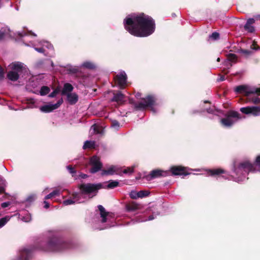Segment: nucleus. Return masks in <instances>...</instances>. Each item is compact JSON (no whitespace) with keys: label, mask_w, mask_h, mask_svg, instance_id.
<instances>
[{"label":"nucleus","mask_w":260,"mask_h":260,"mask_svg":"<svg viewBox=\"0 0 260 260\" xmlns=\"http://www.w3.org/2000/svg\"><path fill=\"white\" fill-rule=\"evenodd\" d=\"M30 254V250L28 249H24L22 253V255L24 256V255H26L28 256Z\"/></svg>","instance_id":"a18cd8bd"},{"label":"nucleus","mask_w":260,"mask_h":260,"mask_svg":"<svg viewBox=\"0 0 260 260\" xmlns=\"http://www.w3.org/2000/svg\"><path fill=\"white\" fill-rule=\"evenodd\" d=\"M50 57H52L53 56V55H49Z\"/></svg>","instance_id":"69168bd1"},{"label":"nucleus","mask_w":260,"mask_h":260,"mask_svg":"<svg viewBox=\"0 0 260 260\" xmlns=\"http://www.w3.org/2000/svg\"><path fill=\"white\" fill-rule=\"evenodd\" d=\"M255 22V20L253 18H249L244 27L245 30L250 32H253L254 31V27L252 25Z\"/></svg>","instance_id":"6ab92c4d"},{"label":"nucleus","mask_w":260,"mask_h":260,"mask_svg":"<svg viewBox=\"0 0 260 260\" xmlns=\"http://www.w3.org/2000/svg\"><path fill=\"white\" fill-rule=\"evenodd\" d=\"M210 103V102H209L208 101H205L204 102V104H206V103Z\"/></svg>","instance_id":"052dcab7"},{"label":"nucleus","mask_w":260,"mask_h":260,"mask_svg":"<svg viewBox=\"0 0 260 260\" xmlns=\"http://www.w3.org/2000/svg\"><path fill=\"white\" fill-rule=\"evenodd\" d=\"M85 202V200L81 198V194L76 192L74 194L72 199H68L63 201V204L65 206L75 203H81Z\"/></svg>","instance_id":"dca6fc26"},{"label":"nucleus","mask_w":260,"mask_h":260,"mask_svg":"<svg viewBox=\"0 0 260 260\" xmlns=\"http://www.w3.org/2000/svg\"><path fill=\"white\" fill-rule=\"evenodd\" d=\"M217 61H220V58H218L217 59Z\"/></svg>","instance_id":"e2e57ef3"},{"label":"nucleus","mask_w":260,"mask_h":260,"mask_svg":"<svg viewBox=\"0 0 260 260\" xmlns=\"http://www.w3.org/2000/svg\"><path fill=\"white\" fill-rule=\"evenodd\" d=\"M125 95L120 91H118L116 93H114L113 98L111 101L112 102H115L119 105L123 104L125 102Z\"/></svg>","instance_id":"a211bd4d"},{"label":"nucleus","mask_w":260,"mask_h":260,"mask_svg":"<svg viewBox=\"0 0 260 260\" xmlns=\"http://www.w3.org/2000/svg\"><path fill=\"white\" fill-rule=\"evenodd\" d=\"M11 36V35L10 34V30L8 27L5 26L1 28L0 30V41L3 39L4 38Z\"/></svg>","instance_id":"412c9836"},{"label":"nucleus","mask_w":260,"mask_h":260,"mask_svg":"<svg viewBox=\"0 0 260 260\" xmlns=\"http://www.w3.org/2000/svg\"><path fill=\"white\" fill-rule=\"evenodd\" d=\"M44 64V60H40L38 61L36 63V66L38 68H40L43 66Z\"/></svg>","instance_id":"49530a36"},{"label":"nucleus","mask_w":260,"mask_h":260,"mask_svg":"<svg viewBox=\"0 0 260 260\" xmlns=\"http://www.w3.org/2000/svg\"><path fill=\"white\" fill-rule=\"evenodd\" d=\"M149 194V192L147 191L144 190H141L140 191H138V196L139 198H143L147 196Z\"/></svg>","instance_id":"e433bc0d"},{"label":"nucleus","mask_w":260,"mask_h":260,"mask_svg":"<svg viewBox=\"0 0 260 260\" xmlns=\"http://www.w3.org/2000/svg\"><path fill=\"white\" fill-rule=\"evenodd\" d=\"M20 260H23V257H21L20 258Z\"/></svg>","instance_id":"0e129e2a"},{"label":"nucleus","mask_w":260,"mask_h":260,"mask_svg":"<svg viewBox=\"0 0 260 260\" xmlns=\"http://www.w3.org/2000/svg\"><path fill=\"white\" fill-rule=\"evenodd\" d=\"M170 175L169 171H164L156 169L151 171L149 174L145 175L144 178L147 181H150L154 178L160 177H167Z\"/></svg>","instance_id":"1a4fd4ad"},{"label":"nucleus","mask_w":260,"mask_h":260,"mask_svg":"<svg viewBox=\"0 0 260 260\" xmlns=\"http://www.w3.org/2000/svg\"><path fill=\"white\" fill-rule=\"evenodd\" d=\"M70 68L68 69V70L73 73H77L78 72V69L76 67H72L71 66H70Z\"/></svg>","instance_id":"c03bdc74"},{"label":"nucleus","mask_w":260,"mask_h":260,"mask_svg":"<svg viewBox=\"0 0 260 260\" xmlns=\"http://www.w3.org/2000/svg\"><path fill=\"white\" fill-rule=\"evenodd\" d=\"M207 174L210 176H219L222 174H226V172L222 169H215L206 170Z\"/></svg>","instance_id":"aec40b11"},{"label":"nucleus","mask_w":260,"mask_h":260,"mask_svg":"<svg viewBox=\"0 0 260 260\" xmlns=\"http://www.w3.org/2000/svg\"><path fill=\"white\" fill-rule=\"evenodd\" d=\"M120 168L117 166H111L106 170H101V175L108 176L114 174L120 175Z\"/></svg>","instance_id":"2eb2a0df"},{"label":"nucleus","mask_w":260,"mask_h":260,"mask_svg":"<svg viewBox=\"0 0 260 260\" xmlns=\"http://www.w3.org/2000/svg\"><path fill=\"white\" fill-rule=\"evenodd\" d=\"M225 80V78L223 76H221L219 78L217 79L218 81H223Z\"/></svg>","instance_id":"4d7b16f0"},{"label":"nucleus","mask_w":260,"mask_h":260,"mask_svg":"<svg viewBox=\"0 0 260 260\" xmlns=\"http://www.w3.org/2000/svg\"><path fill=\"white\" fill-rule=\"evenodd\" d=\"M53 195L55 197V196H59V194H60V191L58 189H56V190H53L52 192Z\"/></svg>","instance_id":"de8ad7c7"},{"label":"nucleus","mask_w":260,"mask_h":260,"mask_svg":"<svg viewBox=\"0 0 260 260\" xmlns=\"http://www.w3.org/2000/svg\"><path fill=\"white\" fill-rule=\"evenodd\" d=\"M10 204V203L9 202H4L2 204V207L4 208L7 207Z\"/></svg>","instance_id":"3c124183"},{"label":"nucleus","mask_w":260,"mask_h":260,"mask_svg":"<svg viewBox=\"0 0 260 260\" xmlns=\"http://www.w3.org/2000/svg\"><path fill=\"white\" fill-rule=\"evenodd\" d=\"M235 91L237 93H242L248 96V102L253 104L260 103V98L257 97H250L251 94L260 95V89L255 87H251L245 85H240L236 87Z\"/></svg>","instance_id":"39448f33"},{"label":"nucleus","mask_w":260,"mask_h":260,"mask_svg":"<svg viewBox=\"0 0 260 260\" xmlns=\"http://www.w3.org/2000/svg\"><path fill=\"white\" fill-rule=\"evenodd\" d=\"M90 163L92 166V167L90 169V172L91 173L94 174L101 170L103 164L100 161V158L96 156L92 157L90 159Z\"/></svg>","instance_id":"9b49d317"},{"label":"nucleus","mask_w":260,"mask_h":260,"mask_svg":"<svg viewBox=\"0 0 260 260\" xmlns=\"http://www.w3.org/2000/svg\"><path fill=\"white\" fill-rule=\"evenodd\" d=\"M10 67L12 71L8 73L7 77L12 81H17L22 74L27 72L26 66L20 62H12Z\"/></svg>","instance_id":"423d86ee"},{"label":"nucleus","mask_w":260,"mask_h":260,"mask_svg":"<svg viewBox=\"0 0 260 260\" xmlns=\"http://www.w3.org/2000/svg\"><path fill=\"white\" fill-rule=\"evenodd\" d=\"M116 82L121 89L125 87L127 83V75L123 71H120L115 77Z\"/></svg>","instance_id":"f8f14e48"},{"label":"nucleus","mask_w":260,"mask_h":260,"mask_svg":"<svg viewBox=\"0 0 260 260\" xmlns=\"http://www.w3.org/2000/svg\"><path fill=\"white\" fill-rule=\"evenodd\" d=\"M39 43L40 46L43 47L45 49L46 48L50 51H53V47L49 42L45 41H39Z\"/></svg>","instance_id":"a878e982"},{"label":"nucleus","mask_w":260,"mask_h":260,"mask_svg":"<svg viewBox=\"0 0 260 260\" xmlns=\"http://www.w3.org/2000/svg\"><path fill=\"white\" fill-rule=\"evenodd\" d=\"M134 166L132 167H128L126 169H124L122 171V173L123 174H131L134 172Z\"/></svg>","instance_id":"f704fd0d"},{"label":"nucleus","mask_w":260,"mask_h":260,"mask_svg":"<svg viewBox=\"0 0 260 260\" xmlns=\"http://www.w3.org/2000/svg\"><path fill=\"white\" fill-rule=\"evenodd\" d=\"M241 52H242L245 54H246V55H249L251 53V52L250 51L247 50H241Z\"/></svg>","instance_id":"8fccbe9b"},{"label":"nucleus","mask_w":260,"mask_h":260,"mask_svg":"<svg viewBox=\"0 0 260 260\" xmlns=\"http://www.w3.org/2000/svg\"><path fill=\"white\" fill-rule=\"evenodd\" d=\"M234 118L236 119H240V114L237 112L231 111L225 115V118L221 119L220 122L223 126L230 127L236 121V120L234 119Z\"/></svg>","instance_id":"6e6552de"},{"label":"nucleus","mask_w":260,"mask_h":260,"mask_svg":"<svg viewBox=\"0 0 260 260\" xmlns=\"http://www.w3.org/2000/svg\"><path fill=\"white\" fill-rule=\"evenodd\" d=\"M153 219H154V217L153 216V215H151V216H149V217H148V218L147 219H145L144 220L140 221V222L146 221H147V220H152Z\"/></svg>","instance_id":"5fc2aeb1"},{"label":"nucleus","mask_w":260,"mask_h":260,"mask_svg":"<svg viewBox=\"0 0 260 260\" xmlns=\"http://www.w3.org/2000/svg\"><path fill=\"white\" fill-rule=\"evenodd\" d=\"M186 168L182 166H172L169 169V173L170 172L172 175L174 176H181V175H187L190 174L186 171Z\"/></svg>","instance_id":"4468645a"},{"label":"nucleus","mask_w":260,"mask_h":260,"mask_svg":"<svg viewBox=\"0 0 260 260\" xmlns=\"http://www.w3.org/2000/svg\"><path fill=\"white\" fill-rule=\"evenodd\" d=\"M102 187L101 183H82L78 186L80 190L78 193L81 194V198L84 199L85 202L87 199L96 196L98 190Z\"/></svg>","instance_id":"20e7f679"},{"label":"nucleus","mask_w":260,"mask_h":260,"mask_svg":"<svg viewBox=\"0 0 260 260\" xmlns=\"http://www.w3.org/2000/svg\"><path fill=\"white\" fill-rule=\"evenodd\" d=\"M80 67L90 70H93L96 68V65L90 61H85L83 62Z\"/></svg>","instance_id":"b1692460"},{"label":"nucleus","mask_w":260,"mask_h":260,"mask_svg":"<svg viewBox=\"0 0 260 260\" xmlns=\"http://www.w3.org/2000/svg\"><path fill=\"white\" fill-rule=\"evenodd\" d=\"M50 64H51V66L52 68H54V63L52 61V60H50Z\"/></svg>","instance_id":"bf43d9fd"},{"label":"nucleus","mask_w":260,"mask_h":260,"mask_svg":"<svg viewBox=\"0 0 260 260\" xmlns=\"http://www.w3.org/2000/svg\"><path fill=\"white\" fill-rule=\"evenodd\" d=\"M240 110L242 113L245 114H251V106H247L245 107L241 108Z\"/></svg>","instance_id":"2f4dec72"},{"label":"nucleus","mask_w":260,"mask_h":260,"mask_svg":"<svg viewBox=\"0 0 260 260\" xmlns=\"http://www.w3.org/2000/svg\"><path fill=\"white\" fill-rule=\"evenodd\" d=\"M67 169L69 172L70 174H72V176L75 178V177L76 176V171L75 170L74 168H73L71 166H68L67 167Z\"/></svg>","instance_id":"72a5a7b5"},{"label":"nucleus","mask_w":260,"mask_h":260,"mask_svg":"<svg viewBox=\"0 0 260 260\" xmlns=\"http://www.w3.org/2000/svg\"><path fill=\"white\" fill-rule=\"evenodd\" d=\"M67 100L70 104H75L78 100V96L75 93H70L67 94Z\"/></svg>","instance_id":"4be33fe9"},{"label":"nucleus","mask_w":260,"mask_h":260,"mask_svg":"<svg viewBox=\"0 0 260 260\" xmlns=\"http://www.w3.org/2000/svg\"><path fill=\"white\" fill-rule=\"evenodd\" d=\"M98 208L100 211L101 216L102 218V222H106L107 221L106 217L107 216V212H106L105 208L102 205H99Z\"/></svg>","instance_id":"393cba45"},{"label":"nucleus","mask_w":260,"mask_h":260,"mask_svg":"<svg viewBox=\"0 0 260 260\" xmlns=\"http://www.w3.org/2000/svg\"><path fill=\"white\" fill-rule=\"evenodd\" d=\"M36 198V196L35 195H31L30 196H29L27 199V201H34L35 200Z\"/></svg>","instance_id":"09e8293b"},{"label":"nucleus","mask_w":260,"mask_h":260,"mask_svg":"<svg viewBox=\"0 0 260 260\" xmlns=\"http://www.w3.org/2000/svg\"><path fill=\"white\" fill-rule=\"evenodd\" d=\"M4 190V188L2 186H0V193L3 192Z\"/></svg>","instance_id":"13d9d810"},{"label":"nucleus","mask_w":260,"mask_h":260,"mask_svg":"<svg viewBox=\"0 0 260 260\" xmlns=\"http://www.w3.org/2000/svg\"><path fill=\"white\" fill-rule=\"evenodd\" d=\"M223 178H225V179H228V177H226L225 175L222 176Z\"/></svg>","instance_id":"680f3d73"},{"label":"nucleus","mask_w":260,"mask_h":260,"mask_svg":"<svg viewBox=\"0 0 260 260\" xmlns=\"http://www.w3.org/2000/svg\"><path fill=\"white\" fill-rule=\"evenodd\" d=\"M47 246L48 249L45 250L53 252H61L63 250V249L65 248L66 244L56 241H51L48 243Z\"/></svg>","instance_id":"9d476101"},{"label":"nucleus","mask_w":260,"mask_h":260,"mask_svg":"<svg viewBox=\"0 0 260 260\" xmlns=\"http://www.w3.org/2000/svg\"><path fill=\"white\" fill-rule=\"evenodd\" d=\"M251 114L254 116L260 115V107L259 106H251Z\"/></svg>","instance_id":"cd10ccee"},{"label":"nucleus","mask_w":260,"mask_h":260,"mask_svg":"<svg viewBox=\"0 0 260 260\" xmlns=\"http://www.w3.org/2000/svg\"><path fill=\"white\" fill-rule=\"evenodd\" d=\"M97 126L95 124L93 125L91 127V130H93L94 132L99 133V132L97 131Z\"/></svg>","instance_id":"864d4df0"},{"label":"nucleus","mask_w":260,"mask_h":260,"mask_svg":"<svg viewBox=\"0 0 260 260\" xmlns=\"http://www.w3.org/2000/svg\"><path fill=\"white\" fill-rule=\"evenodd\" d=\"M87 148V147H83V148H84V149H85V148Z\"/></svg>","instance_id":"338daca9"},{"label":"nucleus","mask_w":260,"mask_h":260,"mask_svg":"<svg viewBox=\"0 0 260 260\" xmlns=\"http://www.w3.org/2000/svg\"><path fill=\"white\" fill-rule=\"evenodd\" d=\"M228 61L230 62H234L236 59V55L234 54H230L228 57Z\"/></svg>","instance_id":"4c0bfd02"},{"label":"nucleus","mask_w":260,"mask_h":260,"mask_svg":"<svg viewBox=\"0 0 260 260\" xmlns=\"http://www.w3.org/2000/svg\"><path fill=\"white\" fill-rule=\"evenodd\" d=\"M50 88L47 86H43L40 90V94L42 96H44L48 94L50 91Z\"/></svg>","instance_id":"c85d7f7f"},{"label":"nucleus","mask_w":260,"mask_h":260,"mask_svg":"<svg viewBox=\"0 0 260 260\" xmlns=\"http://www.w3.org/2000/svg\"><path fill=\"white\" fill-rule=\"evenodd\" d=\"M250 172H260V155L256 157L254 164L248 160L239 163L235 162L232 169L231 177L236 182H243L248 179L247 176Z\"/></svg>","instance_id":"f03ea898"},{"label":"nucleus","mask_w":260,"mask_h":260,"mask_svg":"<svg viewBox=\"0 0 260 260\" xmlns=\"http://www.w3.org/2000/svg\"><path fill=\"white\" fill-rule=\"evenodd\" d=\"M18 35L21 38H23V41L25 45L27 46H30L39 53H43L45 55L47 56L46 54V50L43 47L40 46L39 41L35 42L32 39L36 37L37 35L32 32L26 30L19 31L17 32Z\"/></svg>","instance_id":"7ed1b4c3"},{"label":"nucleus","mask_w":260,"mask_h":260,"mask_svg":"<svg viewBox=\"0 0 260 260\" xmlns=\"http://www.w3.org/2000/svg\"><path fill=\"white\" fill-rule=\"evenodd\" d=\"M58 93V90L57 89L54 90L49 95V97L50 98H54L55 97L57 94Z\"/></svg>","instance_id":"37998d69"},{"label":"nucleus","mask_w":260,"mask_h":260,"mask_svg":"<svg viewBox=\"0 0 260 260\" xmlns=\"http://www.w3.org/2000/svg\"><path fill=\"white\" fill-rule=\"evenodd\" d=\"M129 196L132 199H137L139 198L138 192H137L135 190H132L129 193Z\"/></svg>","instance_id":"c9c22d12"},{"label":"nucleus","mask_w":260,"mask_h":260,"mask_svg":"<svg viewBox=\"0 0 260 260\" xmlns=\"http://www.w3.org/2000/svg\"><path fill=\"white\" fill-rule=\"evenodd\" d=\"M119 182L118 181L110 180L109 183L106 186L107 188H113L119 185Z\"/></svg>","instance_id":"c756f323"},{"label":"nucleus","mask_w":260,"mask_h":260,"mask_svg":"<svg viewBox=\"0 0 260 260\" xmlns=\"http://www.w3.org/2000/svg\"><path fill=\"white\" fill-rule=\"evenodd\" d=\"M205 111H207V112L209 114L216 115L219 117H220L223 115L222 111L220 110H218V109L215 108V107L214 106H212L208 108H203L199 111H193V113H195L196 112L202 113V112H204Z\"/></svg>","instance_id":"f3484780"},{"label":"nucleus","mask_w":260,"mask_h":260,"mask_svg":"<svg viewBox=\"0 0 260 260\" xmlns=\"http://www.w3.org/2000/svg\"><path fill=\"white\" fill-rule=\"evenodd\" d=\"M139 209V205L135 203H132L126 206V209L128 211H134Z\"/></svg>","instance_id":"bb28decb"},{"label":"nucleus","mask_w":260,"mask_h":260,"mask_svg":"<svg viewBox=\"0 0 260 260\" xmlns=\"http://www.w3.org/2000/svg\"><path fill=\"white\" fill-rule=\"evenodd\" d=\"M10 217L6 216L5 217L0 219V228L5 225L6 223L10 219Z\"/></svg>","instance_id":"7c9ffc66"},{"label":"nucleus","mask_w":260,"mask_h":260,"mask_svg":"<svg viewBox=\"0 0 260 260\" xmlns=\"http://www.w3.org/2000/svg\"><path fill=\"white\" fill-rule=\"evenodd\" d=\"M54 196L53 195L52 192L49 193V194L47 195L45 197V200H47V199H50V198H52L53 197H54Z\"/></svg>","instance_id":"603ef678"},{"label":"nucleus","mask_w":260,"mask_h":260,"mask_svg":"<svg viewBox=\"0 0 260 260\" xmlns=\"http://www.w3.org/2000/svg\"><path fill=\"white\" fill-rule=\"evenodd\" d=\"M111 127L115 130H118L120 127V123L116 120L111 121Z\"/></svg>","instance_id":"473e14b6"},{"label":"nucleus","mask_w":260,"mask_h":260,"mask_svg":"<svg viewBox=\"0 0 260 260\" xmlns=\"http://www.w3.org/2000/svg\"><path fill=\"white\" fill-rule=\"evenodd\" d=\"M124 28L137 37H146L152 34L155 29L154 20L144 13L131 14L123 20Z\"/></svg>","instance_id":"f257e3e1"},{"label":"nucleus","mask_w":260,"mask_h":260,"mask_svg":"<svg viewBox=\"0 0 260 260\" xmlns=\"http://www.w3.org/2000/svg\"><path fill=\"white\" fill-rule=\"evenodd\" d=\"M20 219L24 222H29L31 220V216L29 214H27L25 216H21Z\"/></svg>","instance_id":"58836bf2"},{"label":"nucleus","mask_w":260,"mask_h":260,"mask_svg":"<svg viewBox=\"0 0 260 260\" xmlns=\"http://www.w3.org/2000/svg\"><path fill=\"white\" fill-rule=\"evenodd\" d=\"M62 103V100L60 99L55 104H49L41 107L40 110L41 112L44 113L51 112L54 110L57 109L61 105Z\"/></svg>","instance_id":"ddd939ff"},{"label":"nucleus","mask_w":260,"mask_h":260,"mask_svg":"<svg viewBox=\"0 0 260 260\" xmlns=\"http://www.w3.org/2000/svg\"><path fill=\"white\" fill-rule=\"evenodd\" d=\"M74 89L72 84L69 83H66L63 85V88L61 90V94L62 95H67L70 92H72Z\"/></svg>","instance_id":"5701e85b"},{"label":"nucleus","mask_w":260,"mask_h":260,"mask_svg":"<svg viewBox=\"0 0 260 260\" xmlns=\"http://www.w3.org/2000/svg\"><path fill=\"white\" fill-rule=\"evenodd\" d=\"M44 203L45 204L44 208L47 209V208H48L49 207V203L48 202L45 201L44 202Z\"/></svg>","instance_id":"6e6d98bb"},{"label":"nucleus","mask_w":260,"mask_h":260,"mask_svg":"<svg viewBox=\"0 0 260 260\" xmlns=\"http://www.w3.org/2000/svg\"><path fill=\"white\" fill-rule=\"evenodd\" d=\"M155 102V98L154 95H149L147 96L145 98L138 103L135 104V108L137 110H144L147 107H150L151 110L153 113H155L156 111L155 110L153 106Z\"/></svg>","instance_id":"0eeeda50"},{"label":"nucleus","mask_w":260,"mask_h":260,"mask_svg":"<svg viewBox=\"0 0 260 260\" xmlns=\"http://www.w3.org/2000/svg\"><path fill=\"white\" fill-rule=\"evenodd\" d=\"M83 146H95V144L94 141H86Z\"/></svg>","instance_id":"ea45409f"},{"label":"nucleus","mask_w":260,"mask_h":260,"mask_svg":"<svg viewBox=\"0 0 260 260\" xmlns=\"http://www.w3.org/2000/svg\"><path fill=\"white\" fill-rule=\"evenodd\" d=\"M210 38L216 40L219 38V34L217 32H214L210 36Z\"/></svg>","instance_id":"79ce46f5"},{"label":"nucleus","mask_w":260,"mask_h":260,"mask_svg":"<svg viewBox=\"0 0 260 260\" xmlns=\"http://www.w3.org/2000/svg\"><path fill=\"white\" fill-rule=\"evenodd\" d=\"M88 177V176L86 174H83L82 173H80L78 175H76V177H75V179H85Z\"/></svg>","instance_id":"a19ab883"}]
</instances>
